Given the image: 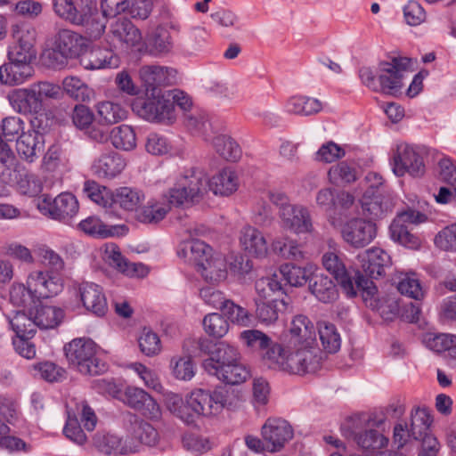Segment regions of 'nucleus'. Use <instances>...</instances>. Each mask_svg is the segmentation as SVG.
<instances>
[{"mask_svg": "<svg viewBox=\"0 0 456 456\" xmlns=\"http://www.w3.org/2000/svg\"><path fill=\"white\" fill-rule=\"evenodd\" d=\"M363 272L370 279H378L386 274L392 265L391 256L380 248H372L358 255Z\"/></svg>", "mask_w": 456, "mask_h": 456, "instance_id": "nucleus-17", "label": "nucleus"}, {"mask_svg": "<svg viewBox=\"0 0 456 456\" xmlns=\"http://www.w3.org/2000/svg\"><path fill=\"white\" fill-rule=\"evenodd\" d=\"M106 17L103 13L101 14L97 9L87 7L81 10L79 20L74 24L82 26L85 33L91 39H97L105 31Z\"/></svg>", "mask_w": 456, "mask_h": 456, "instance_id": "nucleus-32", "label": "nucleus"}, {"mask_svg": "<svg viewBox=\"0 0 456 456\" xmlns=\"http://www.w3.org/2000/svg\"><path fill=\"white\" fill-rule=\"evenodd\" d=\"M78 291L81 302L87 311L100 317L107 313V299L99 285L93 282H83L80 284Z\"/></svg>", "mask_w": 456, "mask_h": 456, "instance_id": "nucleus-25", "label": "nucleus"}, {"mask_svg": "<svg viewBox=\"0 0 456 456\" xmlns=\"http://www.w3.org/2000/svg\"><path fill=\"white\" fill-rule=\"evenodd\" d=\"M126 161L120 154L109 151L101 154L92 166L94 174L100 178L112 179L125 168Z\"/></svg>", "mask_w": 456, "mask_h": 456, "instance_id": "nucleus-26", "label": "nucleus"}, {"mask_svg": "<svg viewBox=\"0 0 456 456\" xmlns=\"http://www.w3.org/2000/svg\"><path fill=\"white\" fill-rule=\"evenodd\" d=\"M44 135L37 132L23 133L16 142L18 154L29 163H32L44 151Z\"/></svg>", "mask_w": 456, "mask_h": 456, "instance_id": "nucleus-28", "label": "nucleus"}, {"mask_svg": "<svg viewBox=\"0 0 456 456\" xmlns=\"http://www.w3.org/2000/svg\"><path fill=\"white\" fill-rule=\"evenodd\" d=\"M188 396L189 407H191L193 414H197V417L216 415L209 391L200 388L193 390Z\"/></svg>", "mask_w": 456, "mask_h": 456, "instance_id": "nucleus-47", "label": "nucleus"}, {"mask_svg": "<svg viewBox=\"0 0 456 456\" xmlns=\"http://www.w3.org/2000/svg\"><path fill=\"white\" fill-rule=\"evenodd\" d=\"M427 220V215L410 208L398 213L389 227L392 240L405 248L418 249L421 245V240L411 233L405 224L418 225Z\"/></svg>", "mask_w": 456, "mask_h": 456, "instance_id": "nucleus-8", "label": "nucleus"}, {"mask_svg": "<svg viewBox=\"0 0 456 456\" xmlns=\"http://www.w3.org/2000/svg\"><path fill=\"white\" fill-rule=\"evenodd\" d=\"M410 65L405 57L392 58L379 62L376 67H362L359 70L362 83L370 90L389 95L400 93L403 75Z\"/></svg>", "mask_w": 456, "mask_h": 456, "instance_id": "nucleus-1", "label": "nucleus"}, {"mask_svg": "<svg viewBox=\"0 0 456 456\" xmlns=\"http://www.w3.org/2000/svg\"><path fill=\"white\" fill-rule=\"evenodd\" d=\"M209 142L216 153L227 161L235 162L241 157V149L237 142L227 134L212 136Z\"/></svg>", "mask_w": 456, "mask_h": 456, "instance_id": "nucleus-41", "label": "nucleus"}, {"mask_svg": "<svg viewBox=\"0 0 456 456\" xmlns=\"http://www.w3.org/2000/svg\"><path fill=\"white\" fill-rule=\"evenodd\" d=\"M97 346L90 338H75L64 346L70 366L83 375H99L107 370L106 364L96 356Z\"/></svg>", "mask_w": 456, "mask_h": 456, "instance_id": "nucleus-3", "label": "nucleus"}, {"mask_svg": "<svg viewBox=\"0 0 456 456\" xmlns=\"http://www.w3.org/2000/svg\"><path fill=\"white\" fill-rule=\"evenodd\" d=\"M109 37L111 47L114 48L134 47L139 45L142 39L140 30L126 19L117 20L110 25Z\"/></svg>", "mask_w": 456, "mask_h": 456, "instance_id": "nucleus-19", "label": "nucleus"}, {"mask_svg": "<svg viewBox=\"0 0 456 456\" xmlns=\"http://www.w3.org/2000/svg\"><path fill=\"white\" fill-rule=\"evenodd\" d=\"M0 147V180L5 184H13L17 182L16 159L8 145Z\"/></svg>", "mask_w": 456, "mask_h": 456, "instance_id": "nucleus-45", "label": "nucleus"}, {"mask_svg": "<svg viewBox=\"0 0 456 456\" xmlns=\"http://www.w3.org/2000/svg\"><path fill=\"white\" fill-rule=\"evenodd\" d=\"M328 175L330 181L337 185L350 183L356 180V171L354 167L345 161L332 166L328 172Z\"/></svg>", "mask_w": 456, "mask_h": 456, "instance_id": "nucleus-63", "label": "nucleus"}, {"mask_svg": "<svg viewBox=\"0 0 456 456\" xmlns=\"http://www.w3.org/2000/svg\"><path fill=\"white\" fill-rule=\"evenodd\" d=\"M10 302L18 307H23L30 310L37 303H40L37 297H34V291L29 286L22 283H14L12 285L9 293Z\"/></svg>", "mask_w": 456, "mask_h": 456, "instance_id": "nucleus-51", "label": "nucleus"}, {"mask_svg": "<svg viewBox=\"0 0 456 456\" xmlns=\"http://www.w3.org/2000/svg\"><path fill=\"white\" fill-rule=\"evenodd\" d=\"M288 343H290V345L314 344V326L306 316L297 315L291 322Z\"/></svg>", "mask_w": 456, "mask_h": 456, "instance_id": "nucleus-35", "label": "nucleus"}, {"mask_svg": "<svg viewBox=\"0 0 456 456\" xmlns=\"http://www.w3.org/2000/svg\"><path fill=\"white\" fill-rule=\"evenodd\" d=\"M256 316L264 323H272L278 319V312L285 310L288 302L285 299L258 300L255 299Z\"/></svg>", "mask_w": 456, "mask_h": 456, "instance_id": "nucleus-44", "label": "nucleus"}, {"mask_svg": "<svg viewBox=\"0 0 456 456\" xmlns=\"http://www.w3.org/2000/svg\"><path fill=\"white\" fill-rule=\"evenodd\" d=\"M63 90L78 102L89 101L93 91L77 77H67L62 81Z\"/></svg>", "mask_w": 456, "mask_h": 456, "instance_id": "nucleus-56", "label": "nucleus"}, {"mask_svg": "<svg viewBox=\"0 0 456 456\" xmlns=\"http://www.w3.org/2000/svg\"><path fill=\"white\" fill-rule=\"evenodd\" d=\"M361 421L358 418H351L342 428L344 436L354 441L363 450H379L388 444V438L377 430L370 429L360 432Z\"/></svg>", "mask_w": 456, "mask_h": 456, "instance_id": "nucleus-14", "label": "nucleus"}, {"mask_svg": "<svg viewBox=\"0 0 456 456\" xmlns=\"http://www.w3.org/2000/svg\"><path fill=\"white\" fill-rule=\"evenodd\" d=\"M318 333L322 348L326 353L335 354L340 349V334L333 323L328 322H318Z\"/></svg>", "mask_w": 456, "mask_h": 456, "instance_id": "nucleus-46", "label": "nucleus"}, {"mask_svg": "<svg viewBox=\"0 0 456 456\" xmlns=\"http://www.w3.org/2000/svg\"><path fill=\"white\" fill-rule=\"evenodd\" d=\"M83 192L87 198L99 206L103 208L111 207L112 191L95 181H86L83 186Z\"/></svg>", "mask_w": 456, "mask_h": 456, "instance_id": "nucleus-55", "label": "nucleus"}, {"mask_svg": "<svg viewBox=\"0 0 456 456\" xmlns=\"http://www.w3.org/2000/svg\"><path fill=\"white\" fill-rule=\"evenodd\" d=\"M103 258L108 265L129 277H144L149 272L143 264L128 261L113 243L105 246Z\"/></svg>", "mask_w": 456, "mask_h": 456, "instance_id": "nucleus-18", "label": "nucleus"}, {"mask_svg": "<svg viewBox=\"0 0 456 456\" xmlns=\"http://www.w3.org/2000/svg\"><path fill=\"white\" fill-rule=\"evenodd\" d=\"M240 338L248 347L253 350H261L267 352L275 343H272L271 338L264 332L258 330H248L240 333Z\"/></svg>", "mask_w": 456, "mask_h": 456, "instance_id": "nucleus-64", "label": "nucleus"}, {"mask_svg": "<svg viewBox=\"0 0 456 456\" xmlns=\"http://www.w3.org/2000/svg\"><path fill=\"white\" fill-rule=\"evenodd\" d=\"M309 290L323 303H331L338 297V290L332 280L325 275H315L310 280Z\"/></svg>", "mask_w": 456, "mask_h": 456, "instance_id": "nucleus-40", "label": "nucleus"}, {"mask_svg": "<svg viewBox=\"0 0 456 456\" xmlns=\"http://www.w3.org/2000/svg\"><path fill=\"white\" fill-rule=\"evenodd\" d=\"M299 361L304 368V374L315 372L323 360L321 349L314 344L299 345Z\"/></svg>", "mask_w": 456, "mask_h": 456, "instance_id": "nucleus-49", "label": "nucleus"}, {"mask_svg": "<svg viewBox=\"0 0 456 456\" xmlns=\"http://www.w3.org/2000/svg\"><path fill=\"white\" fill-rule=\"evenodd\" d=\"M238 188V177L231 168H224L208 179V189L216 195L228 196Z\"/></svg>", "mask_w": 456, "mask_h": 456, "instance_id": "nucleus-36", "label": "nucleus"}, {"mask_svg": "<svg viewBox=\"0 0 456 456\" xmlns=\"http://www.w3.org/2000/svg\"><path fill=\"white\" fill-rule=\"evenodd\" d=\"M197 345L201 353L209 355L204 360L203 368L210 375L216 376L240 360L238 349L224 341L215 343L208 338H200Z\"/></svg>", "mask_w": 456, "mask_h": 456, "instance_id": "nucleus-6", "label": "nucleus"}, {"mask_svg": "<svg viewBox=\"0 0 456 456\" xmlns=\"http://www.w3.org/2000/svg\"><path fill=\"white\" fill-rule=\"evenodd\" d=\"M120 402L151 419L161 416L160 407L156 400L142 388L127 386L122 392Z\"/></svg>", "mask_w": 456, "mask_h": 456, "instance_id": "nucleus-12", "label": "nucleus"}, {"mask_svg": "<svg viewBox=\"0 0 456 456\" xmlns=\"http://www.w3.org/2000/svg\"><path fill=\"white\" fill-rule=\"evenodd\" d=\"M273 251L282 258L299 261L304 258V253L300 246L289 239H275L272 242Z\"/></svg>", "mask_w": 456, "mask_h": 456, "instance_id": "nucleus-58", "label": "nucleus"}, {"mask_svg": "<svg viewBox=\"0 0 456 456\" xmlns=\"http://www.w3.org/2000/svg\"><path fill=\"white\" fill-rule=\"evenodd\" d=\"M356 289L357 293L361 292L366 306L378 312L383 320L391 322L399 316L401 299L391 295L380 297L373 281L359 274L356 277Z\"/></svg>", "mask_w": 456, "mask_h": 456, "instance_id": "nucleus-5", "label": "nucleus"}, {"mask_svg": "<svg viewBox=\"0 0 456 456\" xmlns=\"http://www.w3.org/2000/svg\"><path fill=\"white\" fill-rule=\"evenodd\" d=\"M127 430L139 443L153 446L159 439L157 430L138 416L129 413L126 418Z\"/></svg>", "mask_w": 456, "mask_h": 456, "instance_id": "nucleus-30", "label": "nucleus"}, {"mask_svg": "<svg viewBox=\"0 0 456 456\" xmlns=\"http://www.w3.org/2000/svg\"><path fill=\"white\" fill-rule=\"evenodd\" d=\"M27 284L34 291L38 300L49 298L59 294L63 288L62 279L48 271H33L27 278Z\"/></svg>", "mask_w": 456, "mask_h": 456, "instance_id": "nucleus-16", "label": "nucleus"}, {"mask_svg": "<svg viewBox=\"0 0 456 456\" xmlns=\"http://www.w3.org/2000/svg\"><path fill=\"white\" fill-rule=\"evenodd\" d=\"M279 216L282 226L297 234L310 232L313 229L309 211L303 206L287 207L279 211Z\"/></svg>", "mask_w": 456, "mask_h": 456, "instance_id": "nucleus-21", "label": "nucleus"}, {"mask_svg": "<svg viewBox=\"0 0 456 456\" xmlns=\"http://www.w3.org/2000/svg\"><path fill=\"white\" fill-rule=\"evenodd\" d=\"M15 43L8 51V57L32 61L36 58V30L31 27H17L13 31Z\"/></svg>", "mask_w": 456, "mask_h": 456, "instance_id": "nucleus-20", "label": "nucleus"}, {"mask_svg": "<svg viewBox=\"0 0 456 456\" xmlns=\"http://www.w3.org/2000/svg\"><path fill=\"white\" fill-rule=\"evenodd\" d=\"M142 86L147 96L161 94L160 86L171 85L175 80V70L159 65H143L138 71Z\"/></svg>", "mask_w": 456, "mask_h": 456, "instance_id": "nucleus-15", "label": "nucleus"}, {"mask_svg": "<svg viewBox=\"0 0 456 456\" xmlns=\"http://www.w3.org/2000/svg\"><path fill=\"white\" fill-rule=\"evenodd\" d=\"M31 314L36 326L42 330L57 327L64 317V312L61 308L37 305V303L31 308Z\"/></svg>", "mask_w": 456, "mask_h": 456, "instance_id": "nucleus-34", "label": "nucleus"}, {"mask_svg": "<svg viewBox=\"0 0 456 456\" xmlns=\"http://www.w3.org/2000/svg\"><path fill=\"white\" fill-rule=\"evenodd\" d=\"M376 224L367 219L353 217L347 220L341 228L343 240L354 248H364L376 237Z\"/></svg>", "mask_w": 456, "mask_h": 456, "instance_id": "nucleus-11", "label": "nucleus"}, {"mask_svg": "<svg viewBox=\"0 0 456 456\" xmlns=\"http://www.w3.org/2000/svg\"><path fill=\"white\" fill-rule=\"evenodd\" d=\"M394 173L402 176L409 173L412 176H419L424 174L425 166L421 156L410 146L398 149L397 154L394 157Z\"/></svg>", "mask_w": 456, "mask_h": 456, "instance_id": "nucleus-22", "label": "nucleus"}, {"mask_svg": "<svg viewBox=\"0 0 456 456\" xmlns=\"http://www.w3.org/2000/svg\"><path fill=\"white\" fill-rule=\"evenodd\" d=\"M84 38L77 33L69 29L59 31L55 46L62 56L73 58L79 54L84 45Z\"/></svg>", "mask_w": 456, "mask_h": 456, "instance_id": "nucleus-37", "label": "nucleus"}, {"mask_svg": "<svg viewBox=\"0 0 456 456\" xmlns=\"http://www.w3.org/2000/svg\"><path fill=\"white\" fill-rule=\"evenodd\" d=\"M396 288L398 291L410 298L420 301L424 298L425 292L420 281L414 275L405 274L400 278Z\"/></svg>", "mask_w": 456, "mask_h": 456, "instance_id": "nucleus-62", "label": "nucleus"}, {"mask_svg": "<svg viewBox=\"0 0 456 456\" xmlns=\"http://www.w3.org/2000/svg\"><path fill=\"white\" fill-rule=\"evenodd\" d=\"M285 109L290 114L310 116L319 113L322 110V104L317 99L297 95L287 101Z\"/></svg>", "mask_w": 456, "mask_h": 456, "instance_id": "nucleus-39", "label": "nucleus"}, {"mask_svg": "<svg viewBox=\"0 0 456 456\" xmlns=\"http://www.w3.org/2000/svg\"><path fill=\"white\" fill-rule=\"evenodd\" d=\"M433 419L429 411L426 408H416L411 412L410 428L411 430L412 440H419L432 435L430 427Z\"/></svg>", "mask_w": 456, "mask_h": 456, "instance_id": "nucleus-43", "label": "nucleus"}, {"mask_svg": "<svg viewBox=\"0 0 456 456\" xmlns=\"http://www.w3.org/2000/svg\"><path fill=\"white\" fill-rule=\"evenodd\" d=\"M12 329L16 333L17 338H32L36 332V323L31 314L25 312H17L10 320Z\"/></svg>", "mask_w": 456, "mask_h": 456, "instance_id": "nucleus-54", "label": "nucleus"}, {"mask_svg": "<svg viewBox=\"0 0 456 456\" xmlns=\"http://www.w3.org/2000/svg\"><path fill=\"white\" fill-rule=\"evenodd\" d=\"M179 254L194 262L199 267L200 262L205 261L212 254V248L202 240H191L183 243Z\"/></svg>", "mask_w": 456, "mask_h": 456, "instance_id": "nucleus-53", "label": "nucleus"}, {"mask_svg": "<svg viewBox=\"0 0 456 456\" xmlns=\"http://www.w3.org/2000/svg\"><path fill=\"white\" fill-rule=\"evenodd\" d=\"M280 272L290 286L302 287L310 280L313 266L307 265L301 267L293 264H285L281 266Z\"/></svg>", "mask_w": 456, "mask_h": 456, "instance_id": "nucleus-50", "label": "nucleus"}, {"mask_svg": "<svg viewBox=\"0 0 456 456\" xmlns=\"http://www.w3.org/2000/svg\"><path fill=\"white\" fill-rule=\"evenodd\" d=\"M37 208L42 214L67 223L77 214L79 205L72 193L62 192L54 199L49 195H43L37 202Z\"/></svg>", "mask_w": 456, "mask_h": 456, "instance_id": "nucleus-10", "label": "nucleus"}, {"mask_svg": "<svg viewBox=\"0 0 456 456\" xmlns=\"http://www.w3.org/2000/svg\"><path fill=\"white\" fill-rule=\"evenodd\" d=\"M167 405L171 412L187 424L194 422V419L197 417V414H192L194 412L191 407H189V396L184 402L178 395H173L168 397Z\"/></svg>", "mask_w": 456, "mask_h": 456, "instance_id": "nucleus-61", "label": "nucleus"}, {"mask_svg": "<svg viewBox=\"0 0 456 456\" xmlns=\"http://www.w3.org/2000/svg\"><path fill=\"white\" fill-rule=\"evenodd\" d=\"M61 96L60 86L48 81H39L28 87L12 90L8 101L13 110L20 114H38L44 109V102L57 100Z\"/></svg>", "mask_w": 456, "mask_h": 456, "instance_id": "nucleus-2", "label": "nucleus"}, {"mask_svg": "<svg viewBox=\"0 0 456 456\" xmlns=\"http://www.w3.org/2000/svg\"><path fill=\"white\" fill-rule=\"evenodd\" d=\"M84 67L87 69H100L106 68H117L119 60L112 48H103L95 45L87 56L83 59Z\"/></svg>", "mask_w": 456, "mask_h": 456, "instance_id": "nucleus-33", "label": "nucleus"}, {"mask_svg": "<svg viewBox=\"0 0 456 456\" xmlns=\"http://www.w3.org/2000/svg\"><path fill=\"white\" fill-rule=\"evenodd\" d=\"M424 342L430 350L436 353L447 351L452 358L456 359V335L427 334Z\"/></svg>", "mask_w": 456, "mask_h": 456, "instance_id": "nucleus-48", "label": "nucleus"}, {"mask_svg": "<svg viewBox=\"0 0 456 456\" xmlns=\"http://www.w3.org/2000/svg\"><path fill=\"white\" fill-rule=\"evenodd\" d=\"M147 99H136L132 103V110L145 120L157 123L171 124L175 120L174 106L164 94L147 96Z\"/></svg>", "mask_w": 456, "mask_h": 456, "instance_id": "nucleus-7", "label": "nucleus"}, {"mask_svg": "<svg viewBox=\"0 0 456 456\" xmlns=\"http://www.w3.org/2000/svg\"><path fill=\"white\" fill-rule=\"evenodd\" d=\"M169 211V204L150 200L146 205L136 209L135 218L142 224H156L163 220Z\"/></svg>", "mask_w": 456, "mask_h": 456, "instance_id": "nucleus-38", "label": "nucleus"}, {"mask_svg": "<svg viewBox=\"0 0 456 456\" xmlns=\"http://www.w3.org/2000/svg\"><path fill=\"white\" fill-rule=\"evenodd\" d=\"M143 199V193L137 189L131 187H119L112 192L111 206L113 204H117L124 210L136 211Z\"/></svg>", "mask_w": 456, "mask_h": 456, "instance_id": "nucleus-42", "label": "nucleus"}, {"mask_svg": "<svg viewBox=\"0 0 456 456\" xmlns=\"http://www.w3.org/2000/svg\"><path fill=\"white\" fill-rule=\"evenodd\" d=\"M9 62L0 66V82L6 86H16L24 83L34 73L30 61L15 60L8 57Z\"/></svg>", "mask_w": 456, "mask_h": 456, "instance_id": "nucleus-24", "label": "nucleus"}, {"mask_svg": "<svg viewBox=\"0 0 456 456\" xmlns=\"http://www.w3.org/2000/svg\"><path fill=\"white\" fill-rule=\"evenodd\" d=\"M94 444L104 454H124L126 451L121 439L116 435L98 432L94 436Z\"/></svg>", "mask_w": 456, "mask_h": 456, "instance_id": "nucleus-57", "label": "nucleus"}, {"mask_svg": "<svg viewBox=\"0 0 456 456\" xmlns=\"http://www.w3.org/2000/svg\"><path fill=\"white\" fill-rule=\"evenodd\" d=\"M240 243L244 251L256 257L265 256L267 242L263 233L253 226H245L240 233Z\"/></svg>", "mask_w": 456, "mask_h": 456, "instance_id": "nucleus-29", "label": "nucleus"}, {"mask_svg": "<svg viewBox=\"0 0 456 456\" xmlns=\"http://www.w3.org/2000/svg\"><path fill=\"white\" fill-rule=\"evenodd\" d=\"M216 377L226 384L238 385L245 382L250 377V370L239 360Z\"/></svg>", "mask_w": 456, "mask_h": 456, "instance_id": "nucleus-59", "label": "nucleus"}, {"mask_svg": "<svg viewBox=\"0 0 456 456\" xmlns=\"http://www.w3.org/2000/svg\"><path fill=\"white\" fill-rule=\"evenodd\" d=\"M110 138L113 146L117 149L124 151H131L136 146V136L132 126L128 125H121L114 127Z\"/></svg>", "mask_w": 456, "mask_h": 456, "instance_id": "nucleus-52", "label": "nucleus"}, {"mask_svg": "<svg viewBox=\"0 0 456 456\" xmlns=\"http://www.w3.org/2000/svg\"><path fill=\"white\" fill-rule=\"evenodd\" d=\"M299 346L287 343L285 346L274 344L263 354V360L270 368L280 369L291 374H304V368L299 361Z\"/></svg>", "mask_w": 456, "mask_h": 456, "instance_id": "nucleus-9", "label": "nucleus"}, {"mask_svg": "<svg viewBox=\"0 0 456 456\" xmlns=\"http://www.w3.org/2000/svg\"><path fill=\"white\" fill-rule=\"evenodd\" d=\"M198 272L211 284H218L227 278V260L221 253H212L205 261L200 262Z\"/></svg>", "mask_w": 456, "mask_h": 456, "instance_id": "nucleus-27", "label": "nucleus"}, {"mask_svg": "<svg viewBox=\"0 0 456 456\" xmlns=\"http://www.w3.org/2000/svg\"><path fill=\"white\" fill-rule=\"evenodd\" d=\"M208 190V178L200 169L185 170L169 190V204L181 206L200 201Z\"/></svg>", "mask_w": 456, "mask_h": 456, "instance_id": "nucleus-4", "label": "nucleus"}, {"mask_svg": "<svg viewBox=\"0 0 456 456\" xmlns=\"http://www.w3.org/2000/svg\"><path fill=\"white\" fill-rule=\"evenodd\" d=\"M324 268L330 273L341 289L348 297H354L357 294L356 281H354L344 263L339 256L333 252H327L322 256Z\"/></svg>", "mask_w": 456, "mask_h": 456, "instance_id": "nucleus-23", "label": "nucleus"}, {"mask_svg": "<svg viewBox=\"0 0 456 456\" xmlns=\"http://www.w3.org/2000/svg\"><path fill=\"white\" fill-rule=\"evenodd\" d=\"M262 438L265 441L268 452H277L293 438L291 425L281 418H269L261 428Z\"/></svg>", "mask_w": 456, "mask_h": 456, "instance_id": "nucleus-13", "label": "nucleus"}, {"mask_svg": "<svg viewBox=\"0 0 456 456\" xmlns=\"http://www.w3.org/2000/svg\"><path fill=\"white\" fill-rule=\"evenodd\" d=\"M80 231L94 238L105 239L124 234L127 228L125 225H107L96 216H88L78 224Z\"/></svg>", "mask_w": 456, "mask_h": 456, "instance_id": "nucleus-31", "label": "nucleus"}, {"mask_svg": "<svg viewBox=\"0 0 456 456\" xmlns=\"http://www.w3.org/2000/svg\"><path fill=\"white\" fill-rule=\"evenodd\" d=\"M97 112L102 122L107 125L116 124L126 118V111L119 104L102 102L97 106Z\"/></svg>", "mask_w": 456, "mask_h": 456, "instance_id": "nucleus-60", "label": "nucleus"}]
</instances>
